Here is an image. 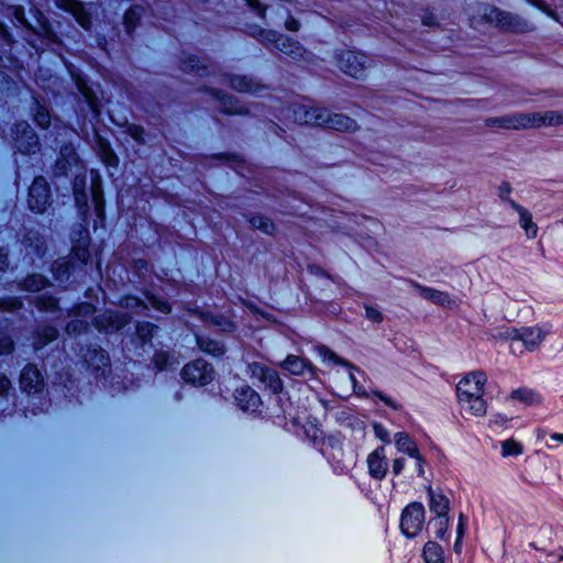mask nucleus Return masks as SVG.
<instances>
[{
  "instance_id": "nucleus-1",
  "label": "nucleus",
  "mask_w": 563,
  "mask_h": 563,
  "mask_svg": "<svg viewBox=\"0 0 563 563\" xmlns=\"http://www.w3.org/2000/svg\"><path fill=\"white\" fill-rule=\"evenodd\" d=\"M487 376L482 371L467 373L456 385L460 413L463 418H481L486 415L487 402L484 399Z\"/></svg>"
},
{
  "instance_id": "nucleus-2",
  "label": "nucleus",
  "mask_w": 563,
  "mask_h": 563,
  "mask_svg": "<svg viewBox=\"0 0 563 563\" xmlns=\"http://www.w3.org/2000/svg\"><path fill=\"white\" fill-rule=\"evenodd\" d=\"M487 128L499 129H533L540 126L563 125V111H545L534 113H508L501 117L487 118L484 121Z\"/></svg>"
},
{
  "instance_id": "nucleus-3",
  "label": "nucleus",
  "mask_w": 563,
  "mask_h": 563,
  "mask_svg": "<svg viewBox=\"0 0 563 563\" xmlns=\"http://www.w3.org/2000/svg\"><path fill=\"white\" fill-rule=\"evenodd\" d=\"M479 18L501 32L522 34L534 31V25L522 16L492 4H484L479 8Z\"/></svg>"
},
{
  "instance_id": "nucleus-4",
  "label": "nucleus",
  "mask_w": 563,
  "mask_h": 563,
  "mask_svg": "<svg viewBox=\"0 0 563 563\" xmlns=\"http://www.w3.org/2000/svg\"><path fill=\"white\" fill-rule=\"evenodd\" d=\"M338 67L347 76L362 79L371 67V59L360 52L343 51L338 55Z\"/></svg>"
},
{
  "instance_id": "nucleus-5",
  "label": "nucleus",
  "mask_w": 563,
  "mask_h": 563,
  "mask_svg": "<svg viewBox=\"0 0 563 563\" xmlns=\"http://www.w3.org/2000/svg\"><path fill=\"white\" fill-rule=\"evenodd\" d=\"M247 373L251 379H257L273 394H280L284 389V384L278 373L261 362L249 363Z\"/></svg>"
},
{
  "instance_id": "nucleus-6",
  "label": "nucleus",
  "mask_w": 563,
  "mask_h": 563,
  "mask_svg": "<svg viewBox=\"0 0 563 563\" xmlns=\"http://www.w3.org/2000/svg\"><path fill=\"white\" fill-rule=\"evenodd\" d=\"M424 523V507L420 503L408 505L401 515V531L409 538L416 537Z\"/></svg>"
},
{
  "instance_id": "nucleus-7",
  "label": "nucleus",
  "mask_w": 563,
  "mask_h": 563,
  "mask_svg": "<svg viewBox=\"0 0 563 563\" xmlns=\"http://www.w3.org/2000/svg\"><path fill=\"white\" fill-rule=\"evenodd\" d=\"M181 377L192 385L205 386L213 379V368L205 360L198 358L184 366Z\"/></svg>"
},
{
  "instance_id": "nucleus-8",
  "label": "nucleus",
  "mask_w": 563,
  "mask_h": 563,
  "mask_svg": "<svg viewBox=\"0 0 563 563\" xmlns=\"http://www.w3.org/2000/svg\"><path fill=\"white\" fill-rule=\"evenodd\" d=\"M14 145L23 154H34L40 150L37 134L27 122H19L14 125Z\"/></svg>"
},
{
  "instance_id": "nucleus-9",
  "label": "nucleus",
  "mask_w": 563,
  "mask_h": 563,
  "mask_svg": "<svg viewBox=\"0 0 563 563\" xmlns=\"http://www.w3.org/2000/svg\"><path fill=\"white\" fill-rule=\"evenodd\" d=\"M262 41L274 42L275 48L294 59H300L305 56L303 47L296 41L278 35L272 31H261Z\"/></svg>"
},
{
  "instance_id": "nucleus-10",
  "label": "nucleus",
  "mask_w": 563,
  "mask_h": 563,
  "mask_svg": "<svg viewBox=\"0 0 563 563\" xmlns=\"http://www.w3.org/2000/svg\"><path fill=\"white\" fill-rule=\"evenodd\" d=\"M49 203V187L45 178L37 177L30 187L29 207L37 213L45 211Z\"/></svg>"
},
{
  "instance_id": "nucleus-11",
  "label": "nucleus",
  "mask_w": 563,
  "mask_h": 563,
  "mask_svg": "<svg viewBox=\"0 0 563 563\" xmlns=\"http://www.w3.org/2000/svg\"><path fill=\"white\" fill-rule=\"evenodd\" d=\"M57 8L70 13L77 23L85 30H90L92 21L91 14L85 4L79 0H55Z\"/></svg>"
},
{
  "instance_id": "nucleus-12",
  "label": "nucleus",
  "mask_w": 563,
  "mask_h": 563,
  "mask_svg": "<svg viewBox=\"0 0 563 563\" xmlns=\"http://www.w3.org/2000/svg\"><path fill=\"white\" fill-rule=\"evenodd\" d=\"M20 385L22 390L27 394H36L43 389L44 379L36 366L29 364L23 368Z\"/></svg>"
},
{
  "instance_id": "nucleus-13",
  "label": "nucleus",
  "mask_w": 563,
  "mask_h": 563,
  "mask_svg": "<svg viewBox=\"0 0 563 563\" xmlns=\"http://www.w3.org/2000/svg\"><path fill=\"white\" fill-rule=\"evenodd\" d=\"M545 331L540 328H522L520 330L514 329L509 336L511 339L521 340L525 346L532 351L537 349L545 338Z\"/></svg>"
},
{
  "instance_id": "nucleus-14",
  "label": "nucleus",
  "mask_w": 563,
  "mask_h": 563,
  "mask_svg": "<svg viewBox=\"0 0 563 563\" xmlns=\"http://www.w3.org/2000/svg\"><path fill=\"white\" fill-rule=\"evenodd\" d=\"M130 322V318L125 314H118L107 311L93 319V324L100 331H118Z\"/></svg>"
},
{
  "instance_id": "nucleus-15",
  "label": "nucleus",
  "mask_w": 563,
  "mask_h": 563,
  "mask_svg": "<svg viewBox=\"0 0 563 563\" xmlns=\"http://www.w3.org/2000/svg\"><path fill=\"white\" fill-rule=\"evenodd\" d=\"M95 313V308L90 303H81L77 306L74 311V314L77 317L71 320L67 327L66 331L68 334H80L88 329V322L85 320L86 318L91 317Z\"/></svg>"
},
{
  "instance_id": "nucleus-16",
  "label": "nucleus",
  "mask_w": 563,
  "mask_h": 563,
  "mask_svg": "<svg viewBox=\"0 0 563 563\" xmlns=\"http://www.w3.org/2000/svg\"><path fill=\"white\" fill-rule=\"evenodd\" d=\"M234 397L238 406L244 411H256L262 404L260 395L250 386L238 388Z\"/></svg>"
},
{
  "instance_id": "nucleus-17",
  "label": "nucleus",
  "mask_w": 563,
  "mask_h": 563,
  "mask_svg": "<svg viewBox=\"0 0 563 563\" xmlns=\"http://www.w3.org/2000/svg\"><path fill=\"white\" fill-rule=\"evenodd\" d=\"M368 471L372 477L383 479L387 473V462L383 446L374 450L367 457Z\"/></svg>"
},
{
  "instance_id": "nucleus-18",
  "label": "nucleus",
  "mask_w": 563,
  "mask_h": 563,
  "mask_svg": "<svg viewBox=\"0 0 563 563\" xmlns=\"http://www.w3.org/2000/svg\"><path fill=\"white\" fill-rule=\"evenodd\" d=\"M327 129L335 130L339 132L355 133L360 130V125L357 124L356 120L344 113L331 112Z\"/></svg>"
},
{
  "instance_id": "nucleus-19",
  "label": "nucleus",
  "mask_w": 563,
  "mask_h": 563,
  "mask_svg": "<svg viewBox=\"0 0 563 563\" xmlns=\"http://www.w3.org/2000/svg\"><path fill=\"white\" fill-rule=\"evenodd\" d=\"M417 288L419 289L420 291V295L432 301L433 303L435 305H439L441 307H445V308H449V309H454L457 307V300L456 299H453L449 296V294L446 292H443V291H440V290H435V289H432V288H427V287H422L420 285H417Z\"/></svg>"
},
{
  "instance_id": "nucleus-20",
  "label": "nucleus",
  "mask_w": 563,
  "mask_h": 563,
  "mask_svg": "<svg viewBox=\"0 0 563 563\" xmlns=\"http://www.w3.org/2000/svg\"><path fill=\"white\" fill-rule=\"evenodd\" d=\"M280 366L292 375H303L306 372L313 374L312 364L299 356L288 355Z\"/></svg>"
},
{
  "instance_id": "nucleus-21",
  "label": "nucleus",
  "mask_w": 563,
  "mask_h": 563,
  "mask_svg": "<svg viewBox=\"0 0 563 563\" xmlns=\"http://www.w3.org/2000/svg\"><path fill=\"white\" fill-rule=\"evenodd\" d=\"M510 207L518 212L520 225L525 230L527 238L534 239L537 236L538 225L532 221L531 213L516 201H511Z\"/></svg>"
},
{
  "instance_id": "nucleus-22",
  "label": "nucleus",
  "mask_w": 563,
  "mask_h": 563,
  "mask_svg": "<svg viewBox=\"0 0 563 563\" xmlns=\"http://www.w3.org/2000/svg\"><path fill=\"white\" fill-rule=\"evenodd\" d=\"M395 445L400 453L407 454L410 457L418 456V445L406 432H398L394 437Z\"/></svg>"
},
{
  "instance_id": "nucleus-23",
  "label": "nucleus",
  "mask_w": 563,
  "mask_h": 563,
  "mask_svg": "<svg viewBox=\"0 0 563 563\" xmlns=\"http://www.w3.org/2000/svg\"><path fill=\"white\" fill-rule=\"evenodd\" d=\"M292 119L299 124L314 125L316 107L309 104H294Z\"/></svg>"
},
{
  "instance_id": "nucleus-24",
  "label": "nucleus",
  "mask_w": 563,
  "mask_h": 563,
  "mask_svg": "<svg viewBox=\"0 0 563 563\" xmlns=\"http://www.w3.org/2000/svg\"><path fill=\"white\" fill-rule=\"evenodd\" d=\"M230 86L239 92L255 93L263 89V86L245 76H233L230 78Z\"/></svg>"
},
{
  "instance_id": "nucleus-25",
  "label": "nucleus",
  "mask_w": 563,
  "mask_h": 563,
  "mask_svg": "<svg viewBox=\"0 0 563 563\" xmlns=\"http://www.w3.org/2000/svg\"><path fill=\"white\" fill-rule=\"evenodd\" d=\"M217 99L220 102V110L229 114H243L246 113V109L241 106L235 98L221 92L216 93Z\"/></svg>"
},
{
  "instance_id": "nucleus-26",
  "label": "nucleus",
  "mask_w": 563,
  "mask_h": 563,
  "mask_svg": "<svg viewBox=\"0 0 563 563\" xmlns=\"http://www.w3.org/2000/svg\"><path fill=\"white\" fill-rule=\"evenodd\" d=\"M180 67L186 73L202 75L208 68V63L206 59H200L197 56L185 55L181 59Z\"/></svg>"
},
{
  "instance_id": "nucleus-27",
  "label": "nucleus",
  "mask_w": 563,
  "mask_h": 563,
  "mask_svg": "<svg viewBox=\"0 0 563 563\" xmlns=\"http://www.w3.org/2000/svg\"><path fill=\"white\" fill-rule=\"evenodd\" d=\"M422 556L426 563H444L443 549L433 541H429L424 544Z\"/></svg>"
},
{
  "instance_id": "nucleus-28",
  "label": "nucleus",
  "mask_w": 563,
  "mask_h": 563,
  "mask_svg": "<svg viewBox=\"0 0 563 563\" xmlns=\"http://www.w3.org/2000/svg\"><path fill=\"white\" fill-rule=\"evenodd\" d=\"M76 86H77V89L79 90V92L82 95L85 101L88 103L90 110L96 115H98L100 110H99V102H98V98H97L96 93L92 91V89L90 87L87 86V84L81 78H78L76 80Z\"/></svg>"
},
{
  "instance_id": "nucleus-29",
  "label": "nucleus",
  "mask_w": 563,
  "mask_h": 563,
  "mask_svg": "<svg viewBox=\"0 0 563 563\" xmlns=\"http://www.w3.org/2000/svg\"><path fill=\"white\" fill-rule=\"evenodd\" d=\"M58 336V331L53 328V327H43L41 328L35 338H34V343H33V346L35 350H40L42 347H44L46 344H48L49 342H53L57 339Z\"/></svg>"
},
{
  "instance_id": "nucleus-30",
  "label": "nucleus",
  "mask_w": 563,
  "mask_h": 563,
  "mask_svg": "<svg viewBox=\"0 0 563 563\" xmlns=\"http://www.w3.org/2000/svg\"><path fill=\"white\" fill-rule=\"evenodd\" d=\"M510 397L529 406L538 405L541 402V396L537 391L528 388H519L514 390Z\"/></svg>"
},
{
  "instance_id": "nucleus-31",
  "label": "nucleus",
  "mask_w": 563,
  "mask_h": 563,
  "mask_svg": "<svg viewBox=\"0 0 563 563\" xmlns=\"http://www.w3.org/2000/svg\"><path fill=\"white\" fill-rule=\"evenodd\" d=\"M250 224L253 229L260 230L265 234L272 235L275 232L274 222L262 214H255L250 218Z\"/></svg>"
},
{
  "instance_id": "nucleus-32",
  "label": "nucleus",
  "mask_w": 563,
  "mask_h": 563,
  "mask_svg": "<svg viewBox=\"0 0 563 563\" xmlns=\"http://www.w3.org/2000/svg\"><path fill=\"white\" fill-rule=\"evenodd\" d=\"M429 494L431 510L434 511L437 516H446L449 510V499L441 494H434L431 489H429Z\"/></svg>"
},
{
  "instance_id": "nucleus-33",
  "label": "nucleus",
  "mask_w": 563,
  "mask_h": 563,
  "mask_svg": "<svg viewBox=\"0 0 563 563\" xmlns=\"http://www.w3.org/2000/svg\"><path fill=\"white\" fill-rule=\"evenodd\" d=\"M197 344L200 347V350L214 356L224 353L223 344L216 340L197 336Z\"/></svg>"
},
{
  "instance_id": "nucleus-34",
  "label": "nucleus",
  "mask_w": 563,
  "mask_h": 563,
  "mask_svg": "<svg viewBox=\"0 0 563 563\" xmlns=\"http://www.w3.org/2000/svg\"><path fill=\"white\" fill-rule=\"evenodd\" d=\"M143 13V8L140 5H132L124 14V25L129 33H131L137 25Z\"/></svg>"
},
{
  "instance_id": "nucleus-35",
  "label": "nucleus",
  "mask_w": 563,
  "mask_h": 563,
  "mask_svg": "<svg viewBox=\"0 0 563 563\" xmlns=\"http://www.w3.org/2000/svg\"><path fill=\"white\" fill-rule=\"evenodd\" d=\"M47 285V280L42 275H31L22 284V289L27 291H38Z\"/></svg>"
},
{
  "instance_id": "nucleus-36",
  "label": "nucleus",
  "mask_w": 563,
  "mask_h": 563,
  "mask_svg": "<svg viewBox=\"0 0 563 563\" xmlns=\"http://www.w3.org/2000/svg\"><path fill=\"white\" fill-rule=\"evenodd\" d=\"M34 121L42 129H47L51 124L49 111L38 102L35 106Z\"/></svg>"
},
{
  "instance_id": "nucleus-37",
  "label": "nucleus",
  "mask_w": 563,
  "mask_h": 563,
  "mask_svg": "<svg viewBox=\"0 0 563 563\" xmlns=\"http://www.w3.org/2000/svg\"><path fill=\"white\" fill-rule=\"evenodd\" d=\"M503 455H519L522 453V445L514 439H508L501 444Z\"/></svg>"
},
{
  "instance_id": "nucleus-38",
  "label": "nucleus",
  "mask_w": 563,
  "mask_h": 563,
  "mask_svg": "<svg viewBox=\"0 0 563 563\" xmlns=\"http://www.w3.org/2000/svg\"><path fill=\"white\" fill-rule=\"evenodd\" d=\"M155 329H156V325H154L150 322H144V323L137 324L136 333L143 342H147L152 339Z\"/></svg>"
},
{
  "instance_id": "nucleus-39",
  "label": "nucleus",
  "mask_w": 563,
  "mask_h": 563,
  "mask_svg": "<svg viewBox=\"0 0 563 563\" xmlns=\"http://www.w3.org/2000/svg\"><path fill=\"white\" fill-rule=\"evenodd\" d=\"M36 306L41 311L53 312L58 309L56 299L52 297L42 296L36 300Z\"/></svg>"
},
{
  "instance_id": "nucleus-40",
  "label": "nucleus",
  "mask_w": 563,
  "mask_h": 563,
  "mask_svg": "<svg viewBox=\"0 0 563 563\" xmlns=\"http://www.w3.org/2000/svg\"><path fill=\"white\" fill-rule=\"evenodd\" d=\"M331 111L327 108L316 107L314 126L328 128Z\"/></svg>"
},
{
  "instance_id": "nucleus-41",
  "label": "nucleus",
  "mask_w": 563,
  "mask_h": 563,
  "mask_svg": "<svg viewBox=\"0 0 563 563\" xmlns=\"http://www.w3.org/2000/svg\"><path fill=\"white\" fill-rule=\"evenodd\" d=\"M146 298H147L148 302L151 303V306L154 309H156V310H158V311H161L163 313H169L170 312L172 309H170V306H169V303L167 301H165V300H163L161 298H157L154 295H147Z\"/></svg>"
},
{
  "instance_id": "nucleus-42",
  "label": "nucleus",
  "mask_w": 563,
  "mask_h": 563,
  "mask_svg": "<svg viewBox=\"0 0 563 563\" xmlns=\"http://www.w3.org/2000/svg\"><path fill=\"white\" fill-rule=\"evenodd\" d=\"M126 133L139 144L144 143V129L141 125L129 124L126 126Z\"/></svg>"
},
{
  "instance_id": "nucleus-43",
  "label": "nucleus",
  "mask_w": 563,
  "mask_h": 563,
  "mask_svg": "<svg viewBox=\"0 0 563 563\" xmlns=\"http://www.w3.org/2000/svg\"><path fill=\"white\" fill-rule=\"evenodd\" d=\"M511 191H512V187L508 181L501 183L497 188L498 197L501 200L506 201L509 206H510V202L514 201L512 199L509 198Z\"/></svg>"
},
{
  "instance_id": "nucleus-44",
  "label": "nucleus",
  "mask_w": 563,
  "mask_h": 563,
  "mask_svg": "<svg viewBox=\"0 0 563 563\" xmlns=\"http://www.w3.org/2000/svg\"><path fill=\"white\" fill-rule=\"evenodd\" d=\"M93 354H95V357L97 358L96 363L92 360H87V362L91 366L96 367L97 369H100L108 365V356L104 354V352L102 350H100V351L95 350Z\"/></svg>"
},
{
  "instance_id": "nucleus-45",
  "label": "nucleus",
  "mask_w": 563,
  "mask_h": 563,
  "mask_svg": "<svg viewBox=\"0 0 563 563\" xmlns=\"http://www.w3.org/2000/svg\"><path fill=\"white\" fill-rule=\"evenodd\" d=\"M93 354H95V357L97 358L96 363L92 360H87V362L91 366L96 367L97 369H100L108 365V356L104 354V352L102 350H100V351L95 350Z\"/></svg>"
},
{
  "instance_id": "nucleus-46",
  "label": "nucleus",
  "mask_w": 563,
  "mask_h": 563,
  "mask_svg": "<svg viewBox=\"0 0 563 563\" xmlns=\"http://www.w3.org/2000/svg\"><path fill=\"white\" fill-rule=\"evenodd\" d=\"M318 350L323 358L331 360L336 364L350 365L346 361L342 360L340 356H338L334 352H332L325 346H320Z\"/></svg>"
},
{
  "instance_id": "nucleus-47",
  "label": "nucleus",
  "mask_w": 563,
  "mask_h": 563,
  "mask_svg": "<svg viewBox=\"0 0 563 563\" xmlns=\"http://www.w3.org/2000/svg\"><path fill=\"white\" fill-rule=\"evenodd\" d=\"M122 306H124L128 309H136V308H143L144 310L148 309V306L142 301L141 299L136 297H125L122 300Z\"/></svg>"
},
{
  "instance_id": "nucleus-48",
  "label": "nucleus",
  "mask_w": 563,
  "mask_h": 563,
  "mask_svg": "<svg viewBox=\"0 0 563 563\" xmlns=\"http://www.w3.org/2000/svg\"><path fill=\"white\" fill-rule=\"evenodd\" d=\"M432 523L437 528L435 534L439 538H442L444 536V533H445L446 528H448V518H446V516H437L433 519Z\"/></svg>"
},
{
  "instance_id": "nucleus-49",
  "label": "nucleus",
  "mask_w": 563,
  "mask_h": 563,
  "mask_svg": "<svg viewBox=\"0 0 563 563\" xmlns=\"http://www.w3.org/2000/svg\"><path fill=\"white\" fill-rule=\"evenodd\" d=\"M211 324H213L221 331H232L233 330L232 322L224 317H213L211 319Z\"/></svg>"
},
{
  "instance_id": "nucleus-50",
  "label": "nucleus",
  "mask_w": 563,
  "mask_h": 563,
  "mask_svg": "<svg viewBox=\"0 0 563 563\" xmlns=\"http://www.w3.org/2000/svg\"><path fill=\"white\" fill-rule=\"evenodd\" d=\"M22 307V302L18 298H11L0 301V310L15 311Z\"/></svg>"
},
{
  "instance_id": "nucleus-51",
  "label": "nucleus",
  "mask_w": 563,
  "mask_h": 563,
  "mask_svg": "<svg viewBox=\"0 0 563 563\" xmlns=\"http://www.w3.org/2000/svg\"><path fill=\"white\" fill-rule=\"evenodd\" d=\"M14 19L23 26H25L26 29L31 30L34 32V29L33 26L27 22V20L25 19V15H24V10L22 7H14L13 8V12H12Z\"/></svg>"
},
{
  "instance_id": "nucleus-52",
  "label": "nucleus",
  "mask_w": 563,
  "mask_h": 563,
  "mask_svg": "<svg viewBox=\"0 0 563 563\" xmlns=\"http://www.w3.org/2000/svg\"><path fill=\"white\" fill-rule=\"evenodd\" d=\"M156 367L164 369L169 365V355L166 352H156L153 358Z\"/></svg>"
},
{
  "instance_id": "nucleus-53",
  "label": "nucleus",
  "mask_w": 563,
  "mask_h": 563,
  "mask_svg": "<svg viewBox=\"0 0 563 563\" xmlns=\"http://www.w3.org/2000/svg\"><path fill=\"white\" fill-rule=\"evenodd\" d=\"M13 351V341L10 336L0 334V355L10 354Z\"/></svg>"
},
{
  "instance_id": "nucleus-54",
  "label": "nucleus",
  "mask_w": 563,
  "mask_h": 563,
  "mask_svg": "<svg viewBox=\"0 0 563 563\" xmlns=\"http://www.w3.org/2000/svg\"><path fill=\"white\" fill-rule=\"evenodd\" d=\"M365 311H366V318L369 319L371 321L377 322V323L383 321V314L377 308L366 306Z\"/></svg>"
},
{
  "instance_id": "nucleus-55",
  "label": "nucleus",
  "mask_w": 563,
  "mask_h": 563,
  "mask_svg": "<svg viewBox=\"0 0 563 563\" xmlns=\"http://www.w3.org/2000/svg\"><path fill=\"white\" fill-rule=\"evenodd\" d=\"M73 252L75 256L82 263H86L88 261L89 252L86 246L76 245L74 246Z\"/></svg>"
},
{
  "instance_id": "nucleus-56",
  "label": "nucleus",
  "mask_w": 563,
  "mask_h": 563,
  "mask_svg": "<svg viewBox=\"0 0 563 563\" xmlns=\"http://www.w3.org/2000/svg\"><path fill=\"white\" fill-rule=\"evenodd\" d=\"M247 5L253 9L261 18H264L266 7L260 0H246Z\"/></svg>"
},
{
  "instance_id": "nucleus-57",
  "label": "nucleus",
  "mask_w": 563,
  "mask_h": 563,
  "mask_svg": "<svg viewBox=\"0 0 563 563\" xmlns=\"http://www.w3.org/2000/svg\"><path fill=\"white\" fill-rule=\"evenodd\" d=\"M10 387L11 382L9 380V378L5 375L0 374V396L5 395Z\"/></svg>"
},
{
  "instance_id": "nucleus-58",
  "label": "nucleus",
  "mask_w": 563,
  "mask_h": 563,
  "mask_svg": "<svg viewBox=\"0 0 563 563\" xmlns=\"http://www.w3.org/2000/svg\"><path fill=\"white\" fill-rule=\"evenodd\" d=\"M416 460V466H417V472H418V475L419 476H424V463H426V460L424 457L421 455L420 452H418V456L417 457H413Z\"/></svg>"
},
{
  "instance_id": "nucleus-59",
  "label": "nucleus",
  "mask_w": 563,
  "mask_h": 563,
  "mask_svg": "<svg viewBox=\"0 0 563 563\" xmlns=\"http://www.w3.org/2000/svg\"><path fill=\"white\" fill-rule=\"evenodd\" d=\"M60 155L67 157V163L70 164V159L75 161V151L71 146L66 145L60 150Z\"/></svg>"
},
{
  "instance_id": "nucleus-60",
  "label": "nucleus",
  "mask_w": 563,
  "mask_h": 563,
  "mask_svg": "<svg viewBox=\"0 0 563 563\" xmlns=\"http://www.w3.org/2000/svg\"><path fill=\"white\" fill-rule=\"evenodd\" d=\"M405 467V460L402 457L393 461V473L399 475Z\"/></svg>"
},
{
  "instance_id": "nucleus-61",
  "label": "nucleus",
  "mask_w": 563,
  "mask_h": 563,
  "mask_svg": "<svg viewBox=\"0 0 563 563\" xmlns=\"http://www.w3.org/2000/svg\"><path fill=\"white\" fill-rule=\"evenodd\" d=\"M285 26L289 31L297 32L300 27V24L295 18L289 16L285 22Z\"/></svg>"
},
{
  "instance_id": "nucleus-62",
  "label": "nucleus",
  "mask_w": 563,
  "mask_h": 563,
  "mask_svg": "<svg viewBox=\"0 0 563 563\" xmlns=\"http://www.w3.org/2000/svg\"><path fill=\"white\" fill-rule=\"evenodd\" d=\"M374 395L377 396L382 401H384L387 406L393 409H398L397 405L387 396H385L382 391L375 390Z\"/></svg>"
},
{
  "instance_id": "nucleus-63",
  "label": "nucleus",
  "mask_w": 563,
  "mask_h": 563,
  "mask_svg": "<svg viewBox=\"0 0 563 563\" xmlns=\"http://www.w3.org/2000/svg\"><path fill=\"white\" fill-rule=\"evenodd\" d=\"M104 162L108 164V165H117L118 163V158L117 156L114 155V153L107 148L104 150Z\"/></svg>"
},
{
  "instance_id": "nucleus-64",
  "label": "nucleus",
  "mask_w": 563,
  "mask_h": 563,
  "mask_svg": "<svg viewBox=\"0 0 563 563\" xmlns=\"http://www.w3.org/2000/svg\"><path fill=\"white\" fill-rule=\"evenodd\" d=\"M375 432L378 438H380L385 442H389L388 433L386 430H384L382 427L376 426Z\"/></svg>"
}]
</instances>
